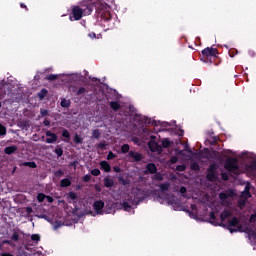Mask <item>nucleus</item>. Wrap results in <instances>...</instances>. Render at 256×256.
<instances>
[{
  "mask_svg": "<svg viewBox=\"0 0 256 256\" xmlns=\"http://www.w3.org/2000/svg\"><path fill=\"white\" fill-rule=\"evenodd\" d=\"M248 167L250 168V171H256V161H252Z\"/></svg>",
  "mask_w": 256,
  "mask_h": 256,
  "instance_id": "obj_47",
  "label": "nucleus"
},
{
  "mask_svg": "<svg viewBox=\"0 0 256 256\" xmlns=\"http://www.w3.org/2000/svg\"><path fill=\"white\" fill-rule=\"evenodd\" d=\"M245 191H246V193H247L248 195H251V193L249 192V186H246V187H245Z\"/></svg>",
  "mask_w": 256,
  "mask_h": 256,
  "instance_id": "obj_64",
  "label": "nucleus"
},
{
  "mask_svg": "<svg viewBox=\"0 0 256 256\" xmlns=\"http://www.w3.org/2000/svg\"><path fill=\"white\" fill-rule=\"evenodd\" d=\"M100 167L102 171H105V173H111V165L107 161H101L100 162Z\"/></svg>",
  "mask_w": 256,
  "mask_h": 256,
  "instance_id": "obj_13",
  "label": "nucleus"
},
{
  "mask_svg": "<svg viewBox=\"0 0 256 256\" xmlns=\"http://www.w3.org/2000/svg\"><path fill=\"white\" fill-rule=\"evenodd\" d=\"M54 175L55 177H63V175H65V172H63L62 169H59L54 173Z\"/></svg>",
  "mask_w": 256,
  "mask_h": 256,
  "instance_id": "obj_46",
  "label": "nucleus"
},
{
  "mask_svg": "<svg viewBox=\"0 0 256 256\" xmlns=\"http://www.w3.org/2000/svg\"><path fill=\"white\" fill-rule=\"evenodd\" d=\"M219 199H221V201H225V199H229V195L225 192H221L219 194Z\"/></svg>",
  "mask_w": 256,
  "mask_h": 256,
  "instance_id": "obj_42",
  "label": "nucleus"
},
{
  "mask_svg": "<svg viewBox=\"0 0 256 256\" xmlns=\"http://www.w3.org/2000/svg\"><path fill=\"white\" fill-rule=\"evenodd\" d=\"M154 180L155 181H163V175L161 173H159V172L158 173L156 172L154 174Z\"/></svg>",
  "mask_w": 256,
  "mask_h": 256,
  "instance_id": "obj_36",
  "label": "nucleus"
},
{
  "mask_svg": "<svg viewBox=\"0 0 256 256\" xmlns=\"http://www.w3.org/2000/svg\"><path fill=\"white\" fill-rule=\"evenodd\" d=\"M109 105H110V109H112V111L114 112H117L119 111V109H121V104L117 101H111Z\"/></svg>",
  "mask_w": 256,
  "mask_h": 256,
  "instance_id": "obj_15",
  "label": "nucleus"
},
{
  "mask_svg": "<svg viewBox=\"0 0 256 256\" xmlns=\"http://www.w3.org/2000/svg\"><path fill=\"white\" fill-rule=\"evenodd\" d=\"M78 197L79 196L75 192H69L67 194V198H68V200L70 199V201H77Z\"/></svg>",
  "mask_w": 256,
  "mask_h": 256,
  "instance_id": "obj_23",
  "label": "nucleus"
},
{
  "mask_svg": "<svg viewBox=\"0 0 256 256\" xmlns=\"http://www.w3.org/2000/svg\"><path fill=\"white\" fill-rule=\"evenodd\" d=\"M231 217V212L229 210H224L220 214L221 223H223L225 220L229 219Z\"/></svg>",
  "mask_w": 256,
  "mask_h": 256,
  "instance_id": "obj_16",
  "label": "nucleus"
},
{
  "mask_svg": "<svg viewBox=\"0 0 256 256\" xmlns=\"http://www.w3.org/2000/svg\"><path fill=\"white\" fill-rule=\"evenodd\" d=\"M78 163H79V161H77V160H75V161H73V162H70V163H69V167H73L74 170H76Z\"/></svg>",
  "mask_w": 256,
  "mask_h": 256,
  "instance_id": "obj_52",
  "label": "nucleus"
},
{
  "mask_svg": "<svg viewBox=\"0 0 256 256\" xmlns=\"http://www.w3.org/2000/svg\"><path fill=\"white\" fill-rule=\"evenodd\" d=\"M146 123L151 124V125H157V121L154 120L151 122V119H149L148 121L146 120Z\"/></svg>",
  "mask_w": 256,
  "mask_h": 256,
  "instance_id": "obj_62",
  "label": "nucleus"
},
{
  "mask_svg": "<svg viewBox=\"0 0 256 256\" xmlns=\"http://www.w3.org/2000/svg\"><path fill=\"white\" fill-rule=\"evenodd\" d=\"M46 196H47V195H45V194H43V193H38V195H37V201H38V203H43V201H45V199H46Z\"/></svg>",
  "mask_w": 256,
  "mask_h": 256,
  "instance_id": "obj_29",
  "label": "nucleus"
},
{
  "mask_svg": "<svg viewBox=\"0 0 256 256\" xmlns=\"http://www.w3.org/2000/svg\"><path fill=\"white\" fill-rule=\"evenodd\" d=\"M31 240L32 241H41V236L39 234H32Z\"/></svg>",
  "mask_w": 256,
  "mask_h": 256,
  "instance_id": "obj_45",
  "label": "nucleus"
},
{
  "mask_svg": "<svg viewBox=\"0 0 256 256\" xmlns=\"http://www.w3.org/2000/svg\"><path fill=\"white\" fill-rule=\"evenodd\" d=\"M40 114H41L42 117H47V115H49V110L40 109Z\"/></svg>",
  "mask_w": 256,
  "mask_h": 256,
  "instance_id": "obj_51",
  "label": "nucleus"
},
{
  "mask_svg": "<svg viewBox=\"0 0 256 256\" xmlns=\"http://www.w3.org/2000/svg\"><path fill=\"white\" fill-rule=\"evenodd\" d=\"M224 169L232 175H239V160L233 157L228 158L225 161Z\"/></svg>",
  "mask_w": 256,
  "mask_h": 256,
  "instance_id": "obj_3",
  "label": "nucleus"
},
{
  "mask_svg": "<svg viewBox=\"0 0 256 256\" xmlns=\"http://www.w3.org/2000/svg\"><path fill=\"white\" fill-rule=\"evenodd\" d=\"M156 136H151V140L148 142V147L152 153H163V147L155 141Z\"/></svg>",
  "mask_w": 256,
  "mask_h": 256,
  "instance_id": "obj_5",
  "label": "nucleus"
},
{
  "mask_svg": "<svg viewBox=\"0 0 256 256\" xmlns=\"http://www.w3.org/2000/svg\"><path fill=\"white\" fill-rule=\"evenodd\" d=\"M19 148L15 145H12V146H7L5 149H4V153L5 155H13V153H17V150Z\"/></svg>",
  "mask_w": 256,
  "mask_h": 256,
  "instance_id": "obj_12",
  "label": "nucleus"
},
{
  "mask_svg": "<svg viewBox=\"0 0 256 256\" xmlns=\"http://www.w3.org/2000/svg\"><path fill=\"white\" fill-rule=\"evenodd\" d=\"M87 92V89H85V87H80L77 91H76V95H84V93Z\"/></svg>",
  "mask_w": 256,
  "mask_h": 256,
  "instance_id": "obj_44",
  "label": "nucleus"
},
{
  "mask_svg": "<svg viewBox=\"0 0 256 256\" xmlns=\"http://www.w3.org/2000/svg\"><path fill=\"white\" fill-rule=\"evenodd\" d=\"M82 181H84V183H89V181H91V175L86 174L83 176Z\"/></svg>",
  "mask_w": 256,
  "mask_h": 256,
  "instance_id": "obj_48",
  "label": "nucleus"
},
{
  "mask_svg": "<svg viewBox=\"0 0 256 256\" xmlns=\"http://www.w3.org/2000/svg\"><path fill=\"white\" fill-rule=\"evenodd\" d=\"M10 239L12 240V243H13V242H14V243H17V242L19 241V239H21V238L19 237V232L13 230V233H12V235L10 236Z\"/></svg>",
  "mask_w": 256,
  "mask_h": 256,
  "instance_id": "obj_19",
  "label": "nucleus"
},
{
  "mask_svg": "<svg viewBox=\"0 0 256 256\" xmlns=\"http://www.w3.org/2000/svg\"><path fill=\"white\" fill-rule=\"evenodd\" d=\"M221 177L223 181H229V174L227 172H222Z\"/></svg>",
  "mask_w": 256,
  "mask_h": 256,
  "instance_id": "obj_50",
  "label": "nucleus"
},
{
  "mask_svg": "<svg viewBox=\"0 0 256 256\" xmlns=\"http://www.w3.org/2000/svg\"><path fill=\"white\" fill-rule=\"evenodd\" d=\"M217 163L213 162L212 164L209 165V167L207 168V174H206V179L207 181L210 182H215L217 181L218 177H217Z\"/></svg>",
  "mask_w": 256,
  "mask_h": 256,
  "instance_id": "obj_4",
  "label": "nucleus"
},
{
  "mask_svg": "<svg viewBox=\"0 0 256 256\" xmlns=\"http://www.w3.org/2000/svg\"><path fill=\"white\" fill-rule=\"evenodd\" d=\"M237 53H239V51H237V49L232 48L228 51V54L230 57H235V55H237Z\"/></svg>",
  "mask_w": 256,
  "mask_h": 256,
  "instance_id": "obj_39",
  "label": "nucleus"
},
{
  "mask_svg": "<svg viewBox=\"0 0 256 256\" xmlns=\"http://www.w3.org/2000/svg\"><path fill=\"white\" fill-rule=\"evenodd\" d=\"M26 213L28 214L33 213V208H31V206L26 207Z\"/></svg>",
  "mask_w": 256,
  "mask_h": 256,
  "instance_id": "obj_59",
  "label": "nucleus"
},
{
  "mask_svg": "<svg viewBox=\"0 0 256 256\" xmlns=\"http://www.w3.org/2000/svg\"><path fill=\"white\" fill-rule=\"evenodd\" d=\"M122 207H123L124 211H131V204H129V202H127V201H124L122 203Z\"/></svg>",
  "mask_w": 256,
  "mask_h": 256,
  "instance_id": "obj_31",
  "label": "nucleus"
},
{
  "mask_svg": "<svg viewBox=\"0 0 256 256\" xmlns=\"http://www.w3.org/2000/svg\"><path fill=\"white\" fill-rule=\"evenodd\" d=\"M54 153L57 155V157H63V148L54 149Z\"/></svg>",
  "mask_w": 256,
  "mask_h": 256,
  "instance_id": "obj_35",
  "label": "nucleus"
},
{
  "mask_svg": "<svg viewBox=\"0 0 256 256\" xmlns=\"http://www.w3.org/2000/svg\"><path fill=\"white\" fill-rule=\"evenodd\" d=\"M190 168L192 171H199V169H200L199 163H197V162L192 163L190 165Z\"/></svg>",
  "mask_w": 256,
  "mask_h": 256,
  "instance_id": "obj_33",
  "label": "nucleus"
},
{
  "mask_svg": "<svg viewBox=\"0 0 256 256\" xmlns=\"http://www.w3.org/2000/svg\"><path fill=\"white\" fill-rule=\"evenodd\" d=\"M210 223L212 225H215L216 227L219 225V227H225V224L217 222V217L215 216V212H210Z\"/></svg>",
  "mask_w": 256,
  "mask_h": 256,
  "instance_id": "obj_11",
  "label": "nucleus"
},
{
  "mask_svg": "<svg viewBox=\"0 0 256 256\" xmlns=\"http://www.w3.org/2000/svg\"><path fill=\"white\" fill-rule=\"evenodd\" d=\"M91 175H93L94 177H99V175H101V170L94 168L91 170Z\"/></svg>",
  "mask_w": 256,
  "mask_h": 256,
  "instance_id": "obj_32",
  "label": "nucleus"
},
{
  "mask_svg": "<svg viewBox=\"0 0 256 256\" xmlns=\"http://www.w3.org/2000/svg\"><path fill=\"white\" fill-rule=\"evenodd\" d=\"M190 208L192 211H197V204H191Z\"/></svg>",
  "mask_w": 256,
  "mask_h": 256,
  "instance_id": "obj_61",
  "label": "nucleus"
},
{
  "mask_svg": "<svg viewBox=\"0 0 256 256\" xmlns=\"http://www.w3.org/2000/svg\"><path fill=\"white\" fill-rule=\"evenodd\" d=\"M43 125H45V127H50L51 126V121L49 119H45L43 121Z\"/></svg>",
  "mask_w": 256,
  "mask_h": 256,
  "instance_id": "obj_53",
  "label": "nucleus"
},
{
  "mask_svg": "<svg viewBox=\"0 0 256 256\" xmlns=\"http://www.w3.org/2000/svg\"><path fill=\"white\" fill-rule=\"evenodd\" d=\"M180 193H181L182 197L187 198V194H186L187 187H185V186L180 187Z\"/></svg>",
  "mask_w": 256,
  "mask_h": 256,
  "instance_id": "obj_37",
  "label": "nucleus"
},
{
  "mask_svg": "<svg viewBox=\"0 0 256 256\" xmlns=\"http://www.w3.org/2000/svg\"><path fill=\"white\" fill-rule=\"evenodd\" d=\"M115 185V181L109 177L104 178V187L111 189Z\"/></svg>",
  "mask_w": 256,
  "mask_h": 256,
  "instance_id": "obj_14",
  "label": "nucleus"
},
{
  "mask_svg": "<svg viewBox=\"0 0 256 256\" xmlns=\"http://www.w3.org/2000/svg\"><path fill=\"white\" fill-rule=\"evenodd\" d=\"M101 5V0H83L78 5L72 6L69 15L70 21H81L83 17H87L93 13V9H97Z\"/></svg>",
  "mask_w": 256,
  "mask_h": 256,
  "instance_id": "obj_1",
  "label": "nucleus"
},
{
  "mask_svg": "<svg viewBox=\"0 0 256 256\" xmlns=\"http://www.w3.org/2000/svg\"><path fill=\"white\" fill-rule=\"evenodd\" d=\"M21 9H25L26 11H29V8H27V5L25 3H20Z\"/></svg>",
  "mask_w": 256,
  "mask_h": 256,
  "instance_id": "obj_60",
  "label": "nucleus"
},
{
  "mask_svg": "<svg viewBox=\"0 0 256 256\" xmlns=\"http://www.w3.org/2000/svg\"><path fill=\"white\" fill-rule=\"evenodd\" d=\"M60 187L66 188V187H71V179L69 178H64L60 181Z\"/></svg>",
  "mask_w": 256,
  "mask_h": 256,
  "instance_id": "obj_18",
  "label": "nucleus"
},
{
  "mask_svg": "<svg viewBox=\"0 0 256 256\" xmlns=\"http://www.w3.org/2000/svg\"><path fill=\"white\" fill-rule=\"evenodd\" d=\"M128 156L133 159L134 161L136 162H139V161H142L143 160V155L139 152H135L133 150H131L129 153H128Z\"/></svg>",
  "mask_w": 256,
  "mask_h": 256,
  "instance_id": "obj_10",
  "label": "nucleus"
},
{
  "mask_svg": "<svg viewBox=\"0 0 256 256\" xmlns=\"http://www.w3.org/2000/svg\"><path fill=\"white\" fill-rule=\"evenodd\" d=\"M105 207V202L103 200H98L93 203V209L97 215H103V209Z\"/></svg>",
  "mask_w": 256,
  "mask_h": 256,
  "instance_id": "obj_6",
  "label": "nucleus"
},
{
  "mask_svg": "<svg viewBox=\"0 0 256 256\" xmlns=\"http://www.w3.org/2000/svg\"><path fill=\"white\" fill-rule=\"evenodd\" d=\"M62 137H64V139H71V133H69V130L62 128Z\"/></svg>",
  "mask_w": 256,
  "mask_h": 256,
  "instance_id": "obj_26",
  "label": "nucleus"
},
{
  "mask_svg": "<svg viewBox=\"0 0 256 256\" xmlns=\"http://www.w3.org/2000/svg\"><path fill=\"white\" fill-rule=\"evenodd\" d=\"M3 243H4V245H10V246H12L13 245V240H3Z\"/></svg>",
  "mask_w": 256,
  "mask_h": 256,
  "instance_id": "obj_55",
  "label": "nucleus"
},
{
  "mask_svg": "<svg viewBox=\"0 0 256 256\" xmlns=\"http://www.w3.org/2000/svg\"><path fill=\"white\" fill-rule=\"evenodd\" d=\"M105 147H107V144H106L105 142H100V143L98 144V148H99V149H105Z\"/></svg>",
  "mask_w": 256,
  "mask_h": 256,
  "instance_id": "obj_54",
  "label": "nucleus"
},
{
  "mask_svg": "<svg viewBox=\"0 0 256 256\" xmlns=\"http://www.w3.org/2000/svg\"><path fill=\"white\" fill-rule=\"evenodd\" d=\"M46 81H57L59 79V76L57 74H50L46 76Z\"/></svg>",
  "mask_w": 256,
  "mask_h": 256,
  "instance_id": "obj_25",
  "label": "nucleus"
},
{
  "mask_svg": "<svg viewBox=\"0 0 256 256\" xmlns=\"http://www.w3.org/2000/svg\"><path fill=\"white\" fill-rule=\"evenodd\" d=\"M117 158V154L113 153V152H109L108 155H107V160L108 161H111L113 159Z\"/></svg>",
  "mask_w": 256,
  "mask_h": 256,
  "instance_id": "obj_41",
  "label": "nucleus"
},
{
  "mask_svg": "<svg viewBox=\"0 0 256 256\" xmlns=\"http://www.w3.org/2000/svg\"><path fill=\"white\" fill-rule=\"evenodd\" d=\"M7 135V128L0 124V136Z\"/></svg>",
  "mask_w": 256,
  "mask_h": 256,
  "instance_id": "obj_43",
  "label": "nucleus"
},
{
  "mask_svg": "<svg viewBox=\"0 0 256 256\" xmlns=\"http://www.w3.org/2000/svg\"><path fill=\"white\" fill-rule=\"evenodd\" d=\"M239 224V218L233 217L232 219L228 220V230L230 233H237L239 229H234L231 227H237Z\"/></svg>",
  "mask_w": 256,
  "mask_h": 256,
  "instance_id": "obj_7",
  "label": "nucleus"
},
{
  "mask_svg": "<svg viewBox=\"0 0 256 256\" xmlns=\"http://www.w3.org/2000/svg\"><path fill=\"white\" fill-rule=\"evenodd\" d=\"M45 135L46 137H50V138H46L45 140L46 143L48 144L57 143V140L59 139V137L55 133L51 132V130L46 131Z\"/></svg>",
  "mask_w": 256,
  "mask_h": 256,
  "instance_id": "obj_8",
  "label": "nucleus"
},
{
  "mask_svg": "<svg viewBox=\"0 0 256 256\" xmlns=\"http://www.w3.org/2000/svg\"><path fill=\"white\" fill-rule=\"evenodd\" d=\"M173 145V142H171V140H169V138H165L162 140V144L160 147H162V149H169V147Z\"/></svg>",
  "mask_w": 256,
  "mask_h": 256,
  "instance_id": "obj_17",
  "label": "nucleus"
},
{
  "mask_svg": "<svg viewBox=\"0 0 256 256\" xmlns=\"http://www.w3.org/2000/svg\"><path fill=\"white\" fill-rule=\"evenodd\" d=\"M129 149H130L129 144H124L121 146L122 153H129L130 152Z\"/></svg>",
  "mask_w": 256,
  "mask_h": 256,
  "instance_id": "obj_34",
  "label": "nucleus"
},
{
  "mask_svg": "<svg viewBox=\"0 0 256 256\" xmlns=\"http://www.w3.org/2000/svg\"><path fill=\"white\" fill-rule=\"evenodd\" d=\"M219 50L213 47H207L202 50V54L200 55V61L203 63L213 64L217 59H219Z\"/></svg>",
  "mask_w": 256,
  "mask_h": 256,
  "instance_id": "obj_2",
  "label": "nucleus"
},
{
  "mask_svg": "<svg viewBox=\"0 0 256 256\" xmlns=\"http://www.w3.org/2000/svg\"><path fill=\"white\" fill-rule=\"evenodd\" d=\"M185 169H187V167L185 166V164L178 165V166L176 167V171H180V172L185 171Z\"/></svg>",
  "mask_w": 256,
  "mask_h": 256,
  "instance_id": "obj_49",
  "label": "nucleus"
},
{
  "mask_svg": "<svg viewBox=\"0 0 256 256\" xmlns=\"http://www.w3.org/2000/svg\"><path fill=\"white\" fill-rule=\"evenodd\" d=\"M118 181H119V183H121L124 186L129 185V182L127 180H125V178L123 176H119Z\"/></svg>",
  "mask_w": 256,
  "mask_h": 256,
  "instance_id": "obj_40",
  "label": "nucleus"
},
{
  "mask_svg": "<svg viewBox=\"0 0 256 256\" xmlns=\"http://www.w3.org/2000/svg\"><path fill=\"white\" fill-rule=\"evenodd\" d=\"M103 21H111V13L102 14Z\"/></svg>",
  "mask_w": 256,
  "mask_h": 256,
  "instance_id": "obj_38",
  "label": "nucleus"
},
{
  "mask_svg": "<svg viewBox=\"0 0 256 256\" xmlns=\"http://www.w3.org/2000/svg\"><path fill=\"white\" fill-rule=\"evenodd\" d=\"M92 137L94 139H100L101 138V132L99 131V129H95L92 131Z\"/></svg>",
  "mask_w": 256,
  "mask_h": 256,
  "instance_id": "obj_28",
  "label": "nucleus"
},
{
  "mask_svg": "<svg viewBox=\"0 0 256 256\" xmlns=\"http://www.w3.org/2000/svg\"><path fill=\"white\" fill-rule=\"evenodd\" d=\"M171 187V184L169 182H165V183H162L160 184L159 188H160V191H169V188Z\"/></svg>",
  "mask_w": 256,
  "mask_h": 256,
  "instance_id": "obj_22",
  "label": "nucleus"
},
{
  "mask_svg": "<svg viewBox=\"0 0 256 256\" xmlns=\"http://www.w3.org/2000/svg\"><path fill=\"white\" fill-rule=\"evenodd\" d=\"M46 200L48 203H53L55 201L51 196H46Z\"/></svg>",
  "mask_w": 256,
  "mask_h": 256,
  "instance_id": "obj_58",
  "label": "nucleus"
},
{
  "mask_svg": "<svg viewBox=\"0 0 256 256\" xmlns=\"http://www.w3.org/2000/svg\"><path fill=\"white\" fill-rule=\"evenodd\" d=\"M74 143H76V145H81V143H83V138H81V136H79V134H75L74 135Z\"/></svg>",
  "mask_w": 256,
  "mask_h": 256,
  "instance_id": "obj_27",
  "label": "nucleus"
},
{
  "mask_svg": "<svg viewBox=\"0 0 256 256\" xmlns=\"http://www.w3.org/2000/svg\"><path fill=\"white\" fill-rule=\"evenodd\" d=\"M238 205H239V207H245V201L240 200V201L238 202Z\"/></svg>",
  "mask_w": 256,
  "mask_h": 256,
  "instance_id": "obj_63",
  "label": "nucleus"
},
{
  "mask_svg": "<svg viewBox=\"0 0 256 256\" xmlns=\"http://www.w3.org/2000/svg\"><path fill=\"white\" fill-rule=\"evenodd\" d=\"M113 171L114 173H121V168L119 166H114Z\"/></svg>",
  "mask_w": 256,
  "mask_h": 256,
  "instance_id": "obj_56",
  "label": "nucleus"
},
{
  "mask_svg": "<svg viewBox=\"0 0 256 256\" xmlns=\"http://www.w3.org/2000/svg\"><path fill=\"white\" fill-rule=\"evenodd\" d=\"M47 93H49V91H47V89L43 88L39 93H38V97L39 99H45V97H47Z\"/></svg>",
  "mask_w": 256,
  "mask_h": 256,
  "instance_id": "obj_24",
  "label": "nucleus"
},
{
  "mask_svg": "<svg viewBox=\"0 0 256 256\" xmlns=\"http://www.w3.org/2000/svg\"><path fill=\"white\" fill-rule=\"evenodd\" d=\"M61 107H63L64 109H67L69 107H71V100H67L65 98H63L61 100V103H60Z\"/></svg>",
  "mask_w": 256,
  "mask_h": 256,
  "instance_id": "obj_20",
  "label": "nucleus"
},
{
  "mask_svg": "<svg viewBox=\"0 0 256 256\" xmlns=\"http://www.w3.org/2000/svg\"><path fill=\"white\" fill-rule=\"evenodd\" d=\"M217 141H219V137L217 136H213V137H210V139H208V142L210 143V145H217Z\"/></svg>",
  "mask_w": 256,
  "mask_h": 256,
  "instance_id": "obj_30",
  "label": "nucleus"
},
{
  "mask_svg": "<svg viewBox=\"0 0 256 256\" xmlns=\"http://www.w3.org/2000/svg\"><path fill=\"white\" fill-rule=\"evenodd\" d=\"M155 173H157V166L155 165V163H148L146 165L145 174L155 175Z\"/></svg>",
  "mask_w": 256,
  "mask_h": 256,
  "instance_id": "obj_9",
  "label": "nucleus"
},
{
  "mask_svg": "<svg viewBox=\"0 0 256 256\" xmlns=\"http://www.w3.org/2000/svg\"><path fill=\"white\" fill-rule=\"evenodd\" d=\"M88 37H90V39H95L97 37V34H95V32H91L88 34Z\"/></svg>",
  "mask_w": 256,
  "mask_h": 256,
  "instance_id": "obj_57",
  "label": "nucleus"
},
{
  "mask_svg": "<svg viewBox=\"0 0 256 256\" xmlns=\"http://www.w3.org/2000/svg\"><path fill=\"white\" fill-rule=\"evenodd\" d=\"M23 167H30V169H37V163H35L34 161L31 162H23L22 163Z\"/></svg>",
  "mask_w": 256,
  "mask_h": 256,
  "instance_id": "obj_21",
  "label": "nucleus"
}]
</instances>
